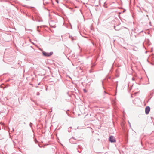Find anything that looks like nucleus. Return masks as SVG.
Listing matches in <instances>:
<instances>
[{"label": "nucleus", "instance_id": "nucleus-3", "mask_svg": "<svg viewBox=\"0 0 154 154\" xmlns=\"http://www.w3.org/2000/svg\"><path fill=\"white\" fill-rule=\"evenodd\" d=\"M150 111V108L149 106L146 107L145 108V113L147 114L149 113Z\"/></svg>", "mask_w": 154, "mask_h": 154}, {"label": "nucleus", "instance_id": "nucleus-1", "mask_svg": "<svg viewBox=\"0 0 154 154\" xmlns=\"http://www.w3.org/2000/svg\"><path fill=\"white\" fill-rule=\"evenodd\" d=\"M43 55L45 56L49 57L50 56L53 54V52H51L50 53L46 52H42Z\"/></svg>", "mask_w": 154, "mask_h": 154}, {"label": "nucleus", "instance_id": "nucleus-2", "mask_svg": "<svg viewBox=\"0 0 154 154\" xmlns=\"http://www.w3.org/2000/svg\"><path fill=\"white\" fill-rule=\"evenodd\" d=\"M109 140L111 142H115L116 141V139L114 137L112 136L109 137Z\"/></svg>", "mask_w": 154, "mask_h": 154}, {"label": "nucleus", "instance_id": "nucleus-4", "mask_svg": "<svg viewBox=\"0 0 154 154\" xmlns=\"http://www.w3.org/2000/svg\"><path fill=\"white\" fill-rule=\"evenodd\" d=\"M83 90H84V91L85 92H86V90L85 89H84Z\"/></svg>", "mask_w": 154, "mask_h": 154}]
</instances>
